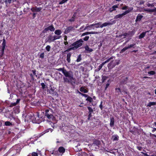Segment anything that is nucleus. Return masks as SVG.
<instances>
[{"label": "nucleus", "mask_w": 156, "mask_h": 156, "mask_svg": "<svg viewBox=\"0 0 156 156\" xmlns=\"http://www.w3.org/2000/svg\"><path fill=\"white\" fill-rule=\"evenodd\" d=\"M118 5H115L113 6L112 7L110 8L109 9V11L110 12H112L115 11L116 9L118 8Z\"/></svg>", "instance_id": "dca6fc26"}, {"label": "nucleus", "mask_w": 156, "mask_h": 156, "mask_svg": "<svg viewBox=\"0 0 156 156\" xmlns=\"http://www.w3.org/2000/svg\"><path fill=\"white\" fill-rule=\"evenodd\" d=\"M55 29L53 25H51L45 28L42 31L43 33H46L48 31L50 30L51 31H54Z\"/></svg>", "instance_id": "423d86ee"}, {"label": "nucleus", "mask_w": 156, "mask_h": 156, "mask_svg": "<svg viewBox=\"0 0 156 156\" xmlns=\"http://www.w3.org/2000/svg\"><path fill=\"white\" fill-rule=\"evenodd\" d=\"M71 56V54L70 53H69L67 55L66 60L68 63H70V57Z\"/></svg>", "instance_id": "b1692460"}, {"label": "nucleus", "mask_w": 156, "mask_h": 156, "mask_svg": "<svg viewBox=\"0 0 156 156\" xmlns=\"http://www.w3.org/2000/svg\"><path fill=\"white\" fill-rule=\"evenodd\" d=\"M62 32L60 30H55V34L56 35H57L58 36H60V35L61 34Z\"/></svg>", "instance_id": "a878e982"}, {"label": "nucleus", "mask_w": 156, "mask_h": 156, "mask_svg": "<svg viewBox=\"0 0 156 156\" xmlns=\"http://www.w3.org/2000/svg\"><path fill=\"white\" fill-rule=\"evenodd\" d=\"M87 156H94L92 154L89 153V154H87Z\"/></svg>", "instance_id": "774afa93"}, {"label": "nucleus", "mask_w": 156, "mask_h": 156, "mask_svg": "<svg viewBox=\"0 0 156 156\" xmlns=\"http://www.w3.org/2000/svg\"><path fill=\"white\" fill-rule=\"evenodd\" d=\"M116 92L118 93V94H119L121 93V91L120 88H116Z\"/></svg>", "instance_id": "58836bf2"}, {"label": "nucleus", "mask_w": 156, "mask_h": 156, "mask_svg": "<svg viewBox=\"0 0 156 156\" xmlns=\"http://www.w3.org/2000/svg\"><path fill=\"white\" fill-rule=\"evenodd\" d=\"M16 105H17L16 104V103L15 102V103H12L9 106L10 107H12L13 106Z\"/></svg>", "instance_id": "603ef678"}, {"label": "nucleus", "mask_w": 156, "mask_h": 156, "mask_svg": "<svg viewBox=\"0 0 156 156\" xmlns=\"http://www.w3.org/2000/svg\"><path fill=\"white\" fill-rule=\"evenodd\" d=\"M116 23V21L115 20H113V21H112L111 22H105L103 23L102 24H101L100 26V27L101 28H102L103 27H106L108 25H112L113 24L115 23Z\"/></svg>", "instance_id": "0eeeda50"}, {"label": "nucleus", "mask_w": 156, "mask_h": 156, "mask_svg": "<svg viewBox=\"0 0 156 156\" xmlns=\"http://www.w3.org/2000/svg\"><path fill=\"white\" fill-rule=\"evenodd\" d=\"M143 17V16L141 15L140 14H138L135 20L136 22H137V21H140Z\"/></svg>", "instance_id": "f3484780"}, {"label": "nucleus", "mask_w": 156, "mask_h": 156, "mask_svg": "<svg viewBox=\"0 0 156 156\" xmlns=\"http://www.w3.org/2000/svg\"><path fill=\"white\" fill-rule=\"evenodd\" d=\"M135 45V44H133L130 45H129V46H127V47L128 48V49L130 48L133 47V46Z\"/></svg>", "instance_id": "864d4df0"}, {"label": "nucleus", "mask_w": 156, "mask_h": 156, "mask_svg": "<svg viewBox=\"0 0 156 156\" xmlns=\"http://www.w3.org/2000/svg\"><path fill=\"white\" fill-rule=\"evenodd\" d=\"M86 100L89 101L90 102H91L93 101L92 98L89 96L86 99Z\"/></svg>", "instance_id": "473e14b6"}, {"label": "nucleus", "mask_w": 156, "mask_h": 156, "mask_svg": "<svg viewBox=\"0 0 156 156\" xmlns=\"http://www.w3.org/2000/svg\"><path fill=\"white\" fill-rule=\"evenodd\" d=\"M122 36H124V37H123V38H125L126 37H127V34L126 33H125L123 34H122L120 35V37H122Z\"/></svg>", "instance_id": "8fccbe9b"}, {"label": "nucleus", "mask_w": 156, "mask_h": 156, "mask_svg": "<svg viewBox=\"0 0 156 156\" xmlns=\"http://www.w3.org/2000/svg\"><path fill=\"white\" fill-rule=\"evenodd\" d=\"M99 107L101 108V110H102L103 108L102 105V101H101V102L100 105H99Z\"/></svg>", "instance_id": "bf43d9fd"}, {"label": "nucleus", "mask_w": 156, "mask_h": 156, "mask_svg": "<svg viewBox=\"0 0 156 156\" xmlns=\"http://www.w3.org/2000/svg\"><path fill=\"white\" fill-rule=\"evenodd\" d=\"M110 126L111 127H113L114 126V123L115 122L114 118L113 117H110Z\"/></svg>", "instance_id": "4468645a"}, {"label": "nucleus", "mask_w": 156, "mask_h": 156, "mask_svg": "<svg viewBox=\"0 0 156 156\" xmlns=\"http://www.w3.org/2000/svg\"><path fill=\"white\" fill-rule=\"evenodd\" d=\"M48 119L50 120H53L54 119L55 117L52 114L46 116Z\"/></svg>", "instance_id": "5701e85b"}, {"label": "nucleus", "mask_w": 156, "mask_h": 156, "mask_svg": "<svg viewBox=\"0 0 156 156\" xmlns=\"http://www.w3.org/2000/svg\"><path fill=\"white\" fill-rule=\"evenodd\" d=\"M99 32H87L84 33H83L81 36V37H83L86 35L89 34H98Z\"/></svg>", "instance_id": "f8f14e48"}, {"label": "nucleus", "mask_w": 156, "mask_h": 156, "mask_svg": "<svg viewBox=\"0 0 156 156\" xmlns=\"http://www.w3.org/2000/svg\"><path fill=\"white\" fill-rule=\"evenodd\" d=\"M144 2L143 0H140V4L141 5V4H144Z\"/></svg>", "instance_id": "338daca9"}, {"label": "nucleus", "mask_w": 156, "mask_h": 156, "mask_svg": "<svg viewBox=\"0 0 156 156\" xmlns=\"http://www.w3.org/2000/svg\"><path fill=\"white\" fill-rule=\"evenodd\" d=\"M64 75L66 77H68L70 80H73V81H71V84L73 85L76 84V79L73 77V73L71 71H67L66 69L63 71Z\"/></svg>", "instance_id": "f03ea898"}, {"label": "nucleus", "mask_w": 156, "mask_h": 156, "mask_svg": "<svg viewBox=\"0 0 156 156\" xmlns=\"http://www.w3.org/2000/svg\"><path fill=\"white\" fill-rule=\"evenodd\" d=\"M80 91L83 92L84 93H87L88 92V90L85 89V87H82L80 89Z\"/></svg>", "instance_id": "aec40b11"}, {"label": "nucleus", "mask_w": 156, "mask_h": 156, "mask_svg": "<svg viewBox=\"0 0 156 156\" xmlns=\"http://www.w3.org/2000/svg\"><path fill=\"white\" fill-rule=\"evenodd\" d=\"M102 67L101 65H100L98 66V71H99L101 69V68Z\"/></svg>", "instance_id": "69168bd1"}, {"label": "nucleus", "mask_w": 156, "mask_h": 156, "mask_svg": "<svg viewBox=\"0 0 156 156\" xmlns=\"http://www.w3.org/2000/svg\"><path fill=\"white\" fill-rule=\"evenodd\" d=\"M51 47L49 45H47L45 48L48 51H49L50 50Z\"/></svg>", "instance_id": "de8ad7c7"}, {"label": "nucleus", "mask_w": 156, "mask_h": 156, "mask_svg": "<svg viewBox=\"0 0 156 156\" xmlns=\"http://www.w3.org/2000/svg\"><path fill=\"white\" fill-rule=\"evenodd\" d=\"M128 77H126L125 78L124 80H122V82L123 83H126V81L128 80Z\"/></svg>", "instance_id": "c03bdc74"}, {"label": "nucleus", "mask_w": 156, "mask_h": 156, "mask_svg": "<svg viewBox=\"0 0 156 156\" xmlns=\"http://www.w3.org/2000/svg\"><path fill=\"white\" fill-rule=\"evenodd\" d=\"M40 58H43L44 57V53H41L40 56Z\"/></svg>", "instance_id": "4d7b16f0"}, {"label": "nucleus", "mask_w": 156, "mask_h": 156, "mask_svg": "<svg viewBox=\"0 0 156 156\" xmlns=\"http://www.w3.org/2000/svg\"><path fill=\"white\" fill-rule=\"evenodd\" d=\"M135 33V30H134L132 31H129L128 32L126 33L127 34V37L129 38V39H131V37H132Z\"/></svg>", "instance_id": "1a4fd4ad"}, {"label": "nucleus", "mask_w": 156, "mask_h": 156, "mask_svg": "<svg viewBox=\"0 0 156 156\" xmlns=\"http://www.w3.org/2000/svg\"><path fill=\"white\" fill-rule=\"evenodd\" d=\"M154 3L151 4L150 3H148L147 4V5L148 7H153L154 6Z\"/></svg>", "instance_id": "37998d69"}, {"label": "nucleus", "mask_w": 156, "mask_h": 156, "mask_svg": "<svg viewBox=\"0 0 156 156\" xmlns=\"http://www.w3.org/2000/svg\"><path fill=\"white\" fill-rule=\"evenodd\" d=\"M144 11L145 12H148L149 13H152V10L151 9H145L144 10Z\"/></svg>", "instance_id": "49530a36"}, {"label": "nucleus", "mask_w": 156, "mask_h": 156, "mask_svg": "<svg viewBox=\"0 0 156 156\" xmlns=\"http://www.w3.org/2000/svg\"><path fill=\"white\" fill-rule=\"evenodd\" d=\"M12 0H5L4 2L6 6L9 5L12 2Z\"/></svg>", "instance_id": "bb28decb"}, {"label": "nucleus", "mask_w": 156, "mask_h": 156, "mask_svg": "<svg viewBox=\"0 0 156 156\" xmlns=\"http://www.w3.org/2000/svg\"><path fill=\"white\" fill-rule=\"evenodd\" d=\"M133 9V7L129 8V9L128 10H126L122 13L121 14H119L115 16L114 17V19H117L119 18H122L124 16L131 12Z\"/></svg>", "instance_id": "7ed1b4c3"}, {"label": "nucleus", "mask_w": 156, "mask_h": 156, "mask_svg": "<svg viewBox=\"0 0 156 156\" xmlns=\"http://www.w3.org/2000/svg\"><path fill=\"white\" fill-rule=\"evenodd\" d=\"M85 50L89 52H91L93 51V50L92 48H90L88 45H86L85 47Z\"/></svg>", "instance_id": "4be33fe9"}, {"label": "nucleus", "mask_w": 156, "mask_h": 156, "mask_svg": "<svg viewBox=\"0 0 156 156\" xmlns=\"http://www.w3.org/2000/svg\"><path fill=\"white\" fill-rule=\"evenodd\" d=\"M54 40V41L55 40H56L59 39H60L61 37V36H58V35H54V36H53Z\"/></svg>", "instance_id": "2f4dec72"}, {"label": "nucleus", "mask_w": 156, "mask_h": 156, "mask_svg": "<svg viewBox=\"0 0 156 156\" xmlns=\"http://www.w3.org/2000/svg\"><path fill=\"white\" fill-rule=\"evenodd\" d=\"M113 62V60H111V62L108 65V68H112L114 67L115 65H118L119 64L120 60H119L115 61V64H112V63Z\"/></svg>", "instance_id": "20e7f679"}, {"label": "nucleus", "mask_w": 156, "mask_h": 156, "mask_svg": "<svg viewBox=\"0 0 156 156\" xmlns=\"http://www.w3.org/2000/svg\"><path fill=\"white\" fill-rule=\"evenodd\" d=\"M144 154V156H156V155H155L154 154H152L151 155H149L147 153H143Z\"/></svg>", "instance_id": "680f3d73"}, {"label": "nucleus", "mask_w": 156, "mask_h": 156, "mask_svg": "<svg viewBox=\"0 0 156 156\" xmlns=\"http://www.w3.org/2000/svg\"><path fill=\"white\" fill-rule=\"evenodd\" d=\"M58 151L61 154H62L65 151V148L63 147H59L58 149Z\"/></svg>", "instance_id": "ddd939ff"}, {"label": "nucleus", "mask_w": 156, "mask_h": 156, "mask_svg": "<svg viewBox=\"0 0 156 156\" xmlns=\"http://www.w3.org/2000/svg\"><path fill=\"white\" fill-rule=\"evenodd\" d=\"M54 91V90L51 87L50 88V90H48V92L49 91V93L51 94H53Z\"/></svg>", "instance_id": "7c9ffc66"}, {"label": "nucleus", "mask_w": 156, "mask_h": 156, "mask_svg": "<svg viewBox=\"0 0 156 156\" xmlns=\"http://www.w3.org/2000/svg\"><path fill=\"white\" fill-rule=\"evenodd\" d=\"M41 86H42V88L43 89H44L46 88H47V87L46 86V85L44 83H42L41 84Z\"/></svg>", "instance_id": "79ce46f5"}, {"label": "nucleus", "mask_w": 156, "mask_h": 156, "mask_svg": "<svg viewBox=\"0 0 156 156\" xmlns=\"http://www.w3.org/2000/svg\"><path fill=\"white\" fill-rule=\"evenodd\" d=\"M118 136L115 135L113 136H112L113 140L116 141L118 140Z\"/></svg>", "instance_id": "72a5a7b5"}, {"label": "nucleus", "mask_w": 156, "mask_h": 156, "mask_svg": "<svg viewBox=\"0 0 156 156\" xmlns=\"http://www.w3.org/2000/svg\"><path fill=\"white\" fill-rule=\"evenodd\" d=\"M87 108L89 111V113H92L93 112L92 108L90 107H88Z\"/></svg>", "instance_id": "4c0bfd02"}, {"label": "nucleus", "mask_w": 156, "mask_h": 156, "mask_svg": "<svg viewBox=\"0 0 156 156\" xmlns=\"http://www.w3.org/2000/svg\"><path fill=\"white\" fill-rule=\"evenodd\" d=\"M89 37V36H86L83 38V40L85 41H87L88 40Z\"/></svg>", "instance_id": "052dcab7"}, {"label": "nucleus", "mask_w": 156, "mask_h": 156, "mask_svg": "<svg viewBox=\"0 0 156 156\" xmlns=\"http://www.w3.org/2000/svg\"><path fill=\"white\" fill-rule=\"evenodd\" d=\"M56 69L57 70H58V71H62V73H63V71H64V70H65L66 69H65L64 67H63L62 68Z\"/></svg>", "instance_id": "c9c22d12"}, {"label": "nucleus", "mask_w": 156, "mask_h": 156, "mask_svg": "<svg viewBox=\"0 0 156 156\" xmlns=\"http://www.w3.org/2000/svg\"><path fill=\"white\" fill-rule=\"evenodd\" d=\"M54 41L53 37L51 35H49L45 39V41L46 42H49L50 43Z\"/></svg>", "instance_id": "6e6552de"}, {"label": "nucleus", "mask_w": 156, "mask_h": 156, "mask_svg": "<svg viewBox=\"0 0 156 156\" xmlns=\"http://www.w3.org/2000/svg\"><path fill=\"white\" fill-rule=\"evenodd\" d=\"M63 80L64 82L65 83H70L71 81H73V80H70V79H69L67 77H64Z\"/></svg>", "instance_id": "6ab92c4d"}, {"label": "nucleus", "mask_w": 156, "mask_h": 156, "mask_svg": "<svg viewBox=\"0 0 156 156\" xmlns=\"http://www.w3.org/2000/svg\"><path fill=\"white\" fill-rule=\"evenodd\" d=\"M83 42V41L82 39H80L79 41H77L70 45L69 46V48L68 49L66 50L65 52H68L72 50H76L82 45V43Z\"/></svg>", "instance_id": "f257e3e1"}, {"label": "nucleus", "mask_w": 156, "mask_h": 156, "mask_svg": "<svg viewBox=\"0 0 156 156\" xmlns=\"http://www.w3.org/2000/svg\"><path fill=\"white\" fill-rule=\"evenodd\" d=\"M32 156H38L36 152H33L32 153Z\"/></svg>", "instance_id": "6e6d98bb"}, {"label": "nucleus", "mask_w": 156, "mask_h": 156, "mask_svg": "<svg viewBox=\"0 0 156 156\" xmlns=\"http://www.w3.org/2000/svg\"><path fill=\"white\" fill-rule=\"evenodd\" d=\"M101 22H99L97 23H94L90 25H88V24H87L86 25L87 26L85 27L84 28L83 30H82L81 31H83L84 30H85L87 29H90L92 28V27L94 26L97 25H100L101 24Z\"/></svg>", "instance_id": "39448f33"}, {"label": "nucleus", "mask_w": 156, "mask_h": 156, "mask_svg": "<svg viewBox=\"0 0 156 156\" xmlns=\"http://www.w3.org/2000/svg\"><path fill=\"white\" fill-rule=\"evenodd\" d=\"M156 105V102H150L147 105V107H151V106Z\"/></svg>", "instance_id": "393cba45"}, {"label": "nucleus", "mask_w": 156, "mask_h": 156, "mask_svg": "<svg viewBox=\"0 0 156 156\" xmlns=\"http://www.w3.org/2000/svg\"><path fill=\"white\" fill-rule=\"evenodd\" d=\"M75 29L73 27L69 26L67 27L65 30L64 33L66 34L69 32L71 31L74 30Z\"/></svg>", "instance_id": "9b49d317"}, {"label": "nucleus", "mask_w": 156, "mask_h": 156, "mask_svg": "<svg viewBox=\"0 0 156 156\" xmlns=\"http://www.w3.org/2000/svg\"><path fill=\"white\" fill-rule=\"evenodd\" d=\"M69 21L70 22H73L75 21V18L72 16L71 19L69 20Z\"/></svg>", "instance_id": "3c124183"}, {"label": "nucleus", "mask_w": 156, "mask_h": 156, "mask_svg": "<svg viewBox=\"0 0 156 156\" xmlns=\"http://www.w3.org/2000/svg\"><path fill=\"white\" fill-rule=\"evenodd\" d=\"M87 154L85 153L84 152L82 153L81 154H80V155H79V156H87Z\"/></svg>", "instance_id": "13d9d810"}, {"label": "nucleus", "mask_w": 156, "mask_h": 156, "mask_svg": "<svg viewBox=\"0 0 156 156\" xmlns=\"http://www.w3.org/2000/svg\"><path fill=\"white\" fill-rule=\"evenodd\" d=\"M81 55H80L78 57V58L76 60V61L77 62H79L80 61V60H81Z\"/></svg>", "instance_id": "a19ab883"}, {"label": "nucleus", "mask_w": 156, "mask_h": 156, "mask_svg": "<svg viewBox=\"0 0 156 156\" xmlns=\"http://www.w3.org/2000/svg\"><path fill=\"white\" fill-rule=\"evenodd\" d=\"M108 78V77L105 76H102V83L105 82V81Z\"/></svg>", "instance_id": "c756f323"}, {"label": "nucleus", "mask_w": 156, "mask_h": 156, "mask_svg": "<svg viewBox=\"0 0 156 156\" xmlns=\"http://www.w3.org/2000/svg\"><path fill=\"white\" fill-rule=\"evenodd\" d=\"M32 72L33 73L34 75H35L36 77L37 76V75H36V71L35 70H32Z\"/></svg>", "instance_id": "e2e57ef3"}, {"label": "nucleus", "mask_w": 156, "mask_h": 156, "mask_svg": "<svg viewBox=\"0 0 156 156\" xmlns=\"http://www.w3.org/2000/svg\"><path fill=\"white\" fill-rule=\"evenodd\" d=\"M52 154H54L55 156L59 155H60L58 151H53V152L51 153Z\"/></svg>", "instance_id": "c85d7f7f"}, {"label": "nucleus", "mask_w": 156, "mask_h": 156, "mask_svg": "<svg viewBox=\"0 0 156 156\" xmlns=\"http://www.w3.org/2000/svg\"><path fill=\"white\" fill-rule=\"evenodd\" d=\"M152 12H154L156 13V8H154V9H152Z\"/></svg>", "instance_id": "0e129e2a"}, {"label": "nucleus", "mask_w": 156, "mask_h": 156, "mask_svg": "<svg viewBox=\"0 0 156 156\" xmlns=\"http://www.w3.org/2000/svg\"><path fill=\"white\" fill-rule=\"evenodd\" d=\"M5 125L6 126H12V124L9 121H6L5 122Z\"/></svg>", "instance_id": "f704fd0d"}, {"label": "nucleus", "mask_w": 156, "mask_h": 156, "mask_svg": "<svg viewBox=\"0 0 156 156\" xmlns=\"http://www.w3.org/2000/svg\"><path fill=\"white\" fill-rule=\"evenodd\" d=\"M113 57L112 56L109 58L108 59H107L106 61H105V62L106 63H107L110 60H112L113 58Z\"/></svg>", "instance_id": "a18cd8bd"}, {"label": "nucleus", "mask_w": 156, "mask_h": 156, "mask_svg": "<svg viewBox=\"0 0 156 156\" xmlns=\"http://www.w3.org/2000/svg\"><path fill=\"white\" fill-rule=\"evenodd\" d=\"M100 142L99 140H95L94 141L93 144L98 146L100 145Z\"/></svg>", "instance_id": "cd10ccee"}, {"label": "nucleus", "mask_w": 156, "mask_h": 156, "mask_svg": "<svg viewBox=\"0 0 156 156\" xmlns=\"http://www.w3.org/2000/svg\"><path fill=\"white\" fill-rule=\"evenodd\" d=\"M2 52L3 53L4 50L5 49V47L6 45V41L4 38L3 39V42L2 44Z\"/></svg>", "instance_id": "2eb2a0df"}, {"label": "nucleus", "mask_w": 156, "mask_h": 156, "mask_svg": "<svg viewBox=\"0 0 156 156\" xmlns=\"http://www.w3.org/2000/svg\"><path fill=\"white\" fill-rule=\"evenodd\" d=\"M45 116L48 115H51L52 113V110H49V109H46L45 110Z\"/></svg>", "instance_id": "a211bd4d"}, {"label": "nucleus", "mask_w": 156, "mask_h": 156, "mask_svg": "<svg viewBox=\"0 0 156 156\" xmlns=\"http://www.w3.org/2000/svg\"><path fill=\"white\" fill-rule=\"evenodd\" d=\"M128 49V48L127 47L124 48L120 51V53H122L124 52L126 50Z\"/></svg>", "instance_id": "e433bc0d"}, {"label": "nucleus", "mask_w": 156, "mask_h": 156, "mask_svg": "<svg viewBox=\"0 0 156 156\" xmlns=\"http://www.w3.org/2000/svg\"><path fill=\"white\" fill-rule=\"evenodd\" d=\"M147 32V31H145L142 33L139 36V39H140L144 38L145 37L146 33Z\"/></svg>", "instance_id": "412c9836"}, {"label": "nucleus", "mask_w": 156, "mask_h": 156, "mask_svg": "<svg viewBox=\"0 0 156 156\" xmlns=\"http://www.w3.org/2000/svg\"><path fill=\"white\" fill-rule=\"evenodd\" d=\"M128 8V6L124 5L122 8V9L123 10H126V9Z\"/></svg>", "instance_id": "5fc2aeb1"}, {"label": "nucleus", "mask_w": 156, "mask_h": 156, "mask_svg": "<svg viewBox=\"0 0 156 156\" xmlns=\"http://www.w3.org/2000/svg\"><path fill=\"white\" fill-rule=\"evenodd\" d=\"M148 73L150 75H154L155 74V73L154 71H151L148 72Z\"/></svg>", "instance_id": "ea45409f"}, {"label": "nucleus", "mask_w": 156, "mask_h": 156, "mask_svg": "<svg viewBox=\"0 0 156 156\" xmlns=\"http://www.w3.org/2000/svg\"><path fill=\"white\" fill-rule=\"evenodd\" d=\"M68 0H62L61 2L59 3V4H63L65 2H66Z\"/></svg>", "instance_id": "09e8293b"}, {"label": "nucleus", "mask_w": 156, "mask_h": 156, "mask_svg": "<svg viewBox=\"0 0 156 156\" xmlns=\"http://www.w3.org/2000/svg\"><path fill=\"white\" fill-rule=\"evenodd\" d=\"M42 9L41 7H37L35 6L32 7L31 10L33 12H39Z\"/></svg>", "instance_id": "9d476101"}]
</instances>
